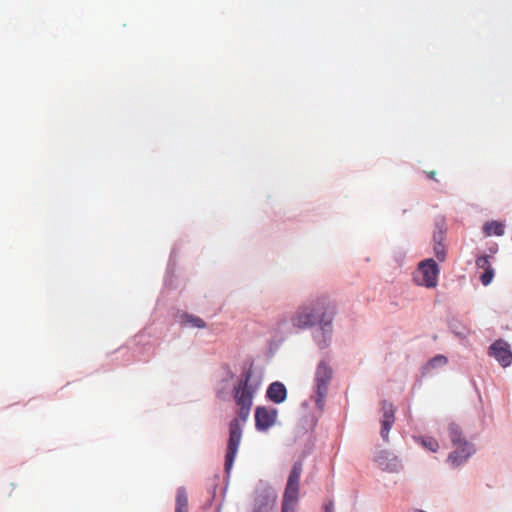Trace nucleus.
Instances as JSON below:
<instances>
[{"instance_id": "9", "label": "nucleus", "mask_w": 512, "mask_h": 512, "mask_svg": "<svg viewBox=\"0 0 512 512\" xmlns=\"http://www.w3.org/2000/svg\"><path fill=\"white\" fill-rule=\"evenodd\" d=\"M454 447L455 450L448 456V462L454 467L464 463L474 452L473 447L468 442Z\"/></svg>"}, {"instance_id": "5", "label": "nucleus", "mask_w": 512, "mask_h": 512, "mask_svg": "<svg viewBox=\"0 0 512 512\" xmlns=\"http://www.w3.org/2000/svg\"><path fill=\"white\" fill-rule=\"evenodd\" d=\"M277 419V410L264 406L257 407L255 410V425L258 430H267L274 425Z\"/></svg>"}, {"instance_id": "24", "label": "nucleus", "mask_w": 512, "mask_h": 512, "mask_svg": "<svg viewBox=\"0 0 512 512\" xmlns=\"http://www.w3.org/2000/svg\"><path fill=\"white\" fill-rule=\"evenodd\" d=\"M491 251H492L493 253L497 252V245H495V247H494L493 249H491Z\"/></svg>"}, {"instance_id": "17", "label": "nucleus", "mask_w": 512, "mask_h": 512, "mask_svg": "<svg viewBox=\"0 0 512 512\" xmlns=\"http://www.w3.org/2000/svg\"><path fill=\"white\" fill-rule=\"evenodd\" d=\"M448 432H449V437L453 443L454 446H457V445H460L463 444L464 442H466L464 439H462L461 437V431L459 429V427L456 425V424H450L448 426Z\"/></svg>"}, {"instance_id": "23", "label": "nucleus", "mask_w": 512, "mask_h": 512, "mask_svg": "<svg viewBox=\"0 0 512 512\" xmlns=\"http://www.w3.org/2000/svg\"><path fill=\"white\" fill-rule=\"evenodd\" d=\"M427 177L433 181H438V179L436 178V172L435 171H426L425 172Z\"/></svg>"}, {"instance_id": "7", "label": "nucleus", "mask_w": 512, "mask_h": 512, "mask_svg": "<svg viewBox=\"0 0 512 512\" xmlns=\"http://www.w3.org/2000/svg\"><path fill=\"white\" fill-rule=\"evenodd\" d=\"M303 471V465L300 461L294 463L287 479L284 492L299 496L300 477Z\"/></svg>"}, {"instance_id": "18", "label": "nucleus", "mask_w": 512, "mask_h": 512, "mask_svg": "<svg viewBox=\"0 0 512 512\" xmlns=\"http://www.w3.org/2000/svg\"><path fill=\"white\" fill-rule=\"evenodd\" d=\"M422 445L431 452H436L439 449V443L433 437L422 438Z\"/></svg>"}, {"instance_id": "12", "label": "nucleus", "mask_w": 512, "mask_h": 512, "mask_svg": "<svg viewBox=\"0 0 512 512\" xmlns=\"http://www.w3.org/2000/svg\"><path fill=\"white\" fill-rule=\"evenodd\" d=\"M486 236H502L505 232V225L500 221H487L483 226Z\"/></svg>"}, {"instance_id": "13", "label": "nucleus", "mask_w": 512, "mask_h": 512, "mask_svg": "<svg viewBox=\"0 0 512 512\" xmlns=\"http://www.w3.org/2000/svg\"><path fill=\"white\" fill-rule=\"evenodd\" d=\"M299 496L294 494L285 493L282 498V511L281 512H296Z\"/></svg>"}, {"instance_id": "20", "label": "nucleus", "mask_w": 512, "mask_h": 512, "mask_svg": "<svg viewBox=\"0 0 512 512\" xmlns=\"http://www.w3.org/2000/svg\"><path fill=\"white\" fill-rule=\"evenodd\" d=\"M447 358L443 355H437L435 357H433L430 361H429V365L433 368L437 367V366H442V365H445L447 363Z\"/></svg>"}, {"instance_id": "11", "label": "nucleus", "mask_w": 512, "mask_h": 512, "mask_svg": "<svg viewBox=\"0 0 512 512\" xmlns=\"http://www.w3.org/2000/svg\"><path fill=\"white\" fill-rule=\"evenodd\" d=\"M175 512H189L188 495L184 487H179L177 489Z\"/></svg>"}, {"instance_id": "6", "label": "nucleus", "mask_w": 512, "mask_h": 512, "mask_svg": "<svg viewBox=\"0 0 512 512\" xmlns=\"http://www.w3.org/2000/svg\"><path fill=\"white\" fill-rule=\"evenodd\" d=\"M489 355L494 357L502 367H507L512 362V352L509 345L502 340H498L491 345Z\"/></svg>"}, {"instance_id": "2", "label": "nucleus", "mask_w": 512, "mask_h": 512, "mask_svg": "<svg viewBox=\"0 0 512 512\" xmlns=\"http://www.w3.org/2000/svg\"><path fill=\"white\" fill-rule=\"evenodd\" d=\"M335 312V304L328 297H320L300 305L290 321L296 329H306L319 324L323 331H330Z\"/></svg>"}, {"instance_id": "14", "label": "nucleus", "mask_w": 512, "mask_h": 512, "mask_svg": "<svg viewBox=\"0 0 512 512\" xmlns=\"http://www.w3.org/2000/svg\"><path fill=\"white\" fill-rule=\"evenodd\" d=\"M446 235V223L444 218H438L435 221V228L433 232V243H444Z\"/></svg>"}, {"instance_id": "3", "label": "nucleus", "mask_w": 512, "mask_h": 512, "mask_svg": "<svg viewBox=\"0 0 512 512\" xmlns=\"http://www.w3.org/2000/svg\"><path fill=\"white\" fill-rule=\"evenodd\" d=\"M333 377V370L326 361H320L315 372L316 405L322 409L328 394V387Z\"/></svg>"}, {"instance_id": "21", "label": "nucleus", "mask_w": 512, "mask_h": 512, "mask_svg": "<svg viewBox=\"0 0 512 512\" xmlns=\"http://www.w3.org/2000/svg\"><path fill=\"white\" fill-rule=\"evenodd\" d=\"M255 512H274L273 504H269L268 502L258 504Z\"/></svg>"}, {"instance_id": "22", "label": "nucleus", "mask_w": 512, "mask_h": 512, "mask_svg": "<svg viewBox=\"0 0 512 512\" xmlns=\"http://www.w3.org/2000/svg\"><path fill=\"white\" fill-rule=\"evenodd\" d=\"M324 508H325V512H334L333 502L329 501L328 503L325 504Z\"/></svg>"}, {"instance_id": "16", "label": "nucleus", "mask_w": 512, "mask_h": 512, "mask_svg": "<svg viewBox=\"0 0 512 512\" xmlns=\"http://www.w3.org/2000/svg\"><path fill=\"white\" fill-rule=\"evenodd\" d=\"M482 285H488L491 283L494 277V269L490 266L487 257L482 255Z\"/></svg>"}, {"instance_id": "10", "label": "nucleus", "mask_w": 512, "mask_h": 512, "mask_svg": "<svg viewBox=\"0 0 512 512\" xmlns=\"http://www.w3.org/2000/svg\"><path fill=\"white\" fill-rule=\"evenodd\" d=\"M266 397L273 403L280 404L287 398V389L283 383L275 381L268 386Z\"/></svg>"}, {"instance_id": "8", "label": "nucleus", "mask_w": 512, "mask_h": 512, "mask_svg": "<svg viewBox=\"0 0 512 512\" xmlns=\"http://www.w3.org/2000/svg\"><path fill=\"white\" fill-rule=\"evenodd\" d=\"M383 420L381 428V436L387 441L388 434L395 421V408L392 403L388 401H382Z\"/></svg>"}, {"instance_id": "26", "label": "nucleus", "mask_w": 512, "mask_h": 512, "mask_svg": "<svg viewBox=\"0 0 512 512\" xmlns=\"http://www.w3.org/2000/svg\"><path fill=\"white\" fill-rule=\"evenodd\" d=\"M415 512H425V511H423V510H416Z\"/></svg>"}, {"instance_id": "1", "label": "nucleus", "mask_w": 512, "mask_h": 512, "mask_svg": "<svg viewBox=\"0 0 512 512\" xmlns=\"http://www.w3.org/2000/svg\"><path fill=\"white\" fill-rule=\"evenodd\" d=\"M252 377V368L244 369L237 384L233 388L234 401L239 407V418L233 419L229 424V439L225 455V470L227 473H229L233 466L242 438L240 420L245 422L249 417L254 395L259 388L258 383H252Z\"/></svg>"}, {"instance_id": "4", "label": "nucleus", "mask_w": 512, "mask_h": 512, "mask_svg": "<svg viewBox=\"0 0 512 512\" xmlns=\"http://www.w3.org/2000/svg\"><path fill=\"white\" fill-rule=\"evenodd\" d=\"M439 267L433 259H425L418 264L413 280L419 286L435 288L438 283Z\"/></svg>"}, {"instance_id": "15", "label": "nucleus", "mask_w": 512, "mask_h": 512, "mask_svg": "<svg viewBox=\"0 0 512 512\" xmlns=\"http://www.w3.org/2000/svg\"><path fill=\"white\" fill-rule=\"evenodd\" d=\"M181 323L183 325H190L192 327H196V328H205L206 327V323L203 319H201L200 317H197V316H194V315H191V314H188V313H184L181 315Z\"/></svg>"}, {"instance_id": "25", "label": "nucleus", "mask_w": 512, "mask_h": 512, "mask_svg": "<svg viewBox=\"0 0 512 512\" xmlns=\"http://www.w3.org/2000/svg\"><path fill=\"white\" fill-rule=\"evenodd\" d=\"M479 263H480V257H478V258L476 259V265H479Z\"/></svg>"}, {"instance_id": "19", "label": "nucleus", "mask_w": 512, "mask_h": 512, "mask_svg": "<svg viewBox=\"0 0 512 512\" xmlns=\"http://www.w3.org/2000/svg\"><path fill=\"white\" fill-rule=\"evenodd\" d=\"M433 250L435 253L436 258L439 261H444L446 258V246L444 243H434Z\"/></svg>"}]
</instances>
